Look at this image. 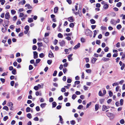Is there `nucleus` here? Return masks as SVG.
<instances>
[{"mask_svg": "<svg viewBox=\"0 0 125 125\" xmlns=\"http://www.w3.org/2000/svg\"><path fill=\"white\" fill-rule=\"evenodd\" d=\"M7 105L9 107H12L13 105V104L11 102H9Z\"/></svg>", "mask_w": 125, "mask_h": 125, "instance_id": "obj_20", "label": "nucleus"}, {"mask_svg": "<svg viewBox=\"0 0 125 125\" xmlns=\"http://www.w3.org/2000/svg\"><path fill=\"white\" fill-rule=\"evenodd\" d=\"M122 5V3L120 2L118 3L116 5V6L118 7H120Z\"/></svg>", "mask_w": 125, "mask_h": 125, "instance_id": "obj_18", "label": "nucleus"}, {"mask_svg": "<svg viewBox=\"0 0 125 125\" xmlns=\"http://www.w3.org/2000/svg\"><path fill=\"white\" fill-rule=\"evenodd\" d=\"M11 12L12 14H14L16 13V12L15 10H11Z\"/></svg>", "mask_w": 125, "mask_h": 125, "instance_id": "obj_37", "label": "nucleus"}, {"mask_svg": "<svg viewBox=\"0 0 125 125\" xmlns=\"http://www.w3.org/2000/svg\"><path fill=\"white\" fill-rule=\"evenodd\" d=\"M58 42V41L56 39H55L53 42V44L54 45H56Z\"/></svg>", "mask_w": 125, "mask_h": 125, "instance_id": "obj_33", "label": "nucleus"}, {"mask_svg": "<svg viewBox=\"0 0 125 125\" xmlns=\"http://www.w3.org/2000/svg\"><path fill=\"white\" fill-rule=\"evenodd\" d=\"M25 7H27V9H31L32 8V7L31 6L30 4H26L25 5Z\"/></svg>", "mask_w": 125, "mask_h": 125, "instance_id": "obj_9", "label": "nucleus"}, {"mask_svg": "<svg viewBox=\"0 0 125 125\" xmlns=\"http://www.w3.org/2000/svg\"><path fill=\"white\" fill-rule=\"evenodd\" d=\"M33 57L35 59H36L38 57V53L36 51L34 52H33Z\"/></svg>", "mask_w": 125, "mask_h": 125, "instance_id": "obj_6", "label": "nucleus"}, {"mask_svg": "<svg viewBox=\"0 0 125 125\" xmlns=\"http://www.w3.org/2000/svg\"><path fill=\"white\" fill-rule=\"evenodd\" d=\"M44 56V55L43 53H42L39 54V57L41 58H42Z\"/></svg>", "mask_w": 125, "mask_h": 125, "instance_id": "obj_38", "label": "nucleus"}, {"mask_svg": "<svg viewBox=\"0 0 125 125\" xmlns=\"http://www.w3.org/2000/svg\"><path fill=\"white\" fill-rule=\"evenodd\" d=\"M111 56V54L110 53H108L106 55V57L108 58H110Z\"/></svg>", "mask_w": 125, "mask_h": 125, "instance_id": "obj_63", "label": "nucleus"}, {"mask_svg": "<svg viewBox=\"0 0 125 125\" xmlns=\"http://www.w3.org/2000/svg\"><path fill=\"white\" fill-rule=\"evenodd\" d=\"M12 73L13 74L15 75L17 73L16 70L15 69H14L12 71Z\"/></svg>", "mask_w": 125, "mask_h": 125, "instance_id": "obj_29", "label": "nucleus"}, {"mask_svg": "<svg viewBox=\"0 0 125 125\" xmlns=\"http://www.w3.org/2000/svg\"><path fill=\"white\" fill-rule=\"evenodd\" d=\"M70 122L71 124L72 125H74L75 123V122L73 120L71 121Z\"/></svg>", "mask_w": 125, "mask_h": 125, "instance_id": "obj_51", "label": "nucleus"}, {"mask_svg": "<svg viewBox=\"0 0 125 125\" xmlns=\"http://www.w3.org/2000/svg\"><path fill=\"white\" fill-rule=\"evenodd\" d=\"M57 72L56 71H55L54 72V73L53 74V76H55L56 75Z\"/></svg>", "mask_w": 125, "mask_h": 125, "instance_id": "obj_58", "label": "nucleus"}, {"mask_svg": "<svg viewBox=\"0 0 125 125\" xmlns=\"http://www.w3.org/2000/svg\"><path fill=\"white\" fill-rule=\"evenodd\" d=\"M52 62V61L51 60H48L47 61L49 65H50L51 64Z\"/></svg>", "mask_w": 125, "mask_h": 125, "instance_id": "obj_40", "label": "nucleus"}, {"mask_svg": "<svg viewBox=\"0 0 125 125\" xmlns=\"http://www.w3.org/2000/svg\"><path fill=\"white\" fill-rule=\"evenodd\" d=\"M104 99H100V103L101 104H102L104 102Z\"/></svg>", "mask_w": 125, "mask_h": 125, "instance_id": "obj_49", "label": "nucleus"}, {"mask_svg": "<svg viewBox=\"0 0 125 125\" xmlns=\"http://www.w3.org/2000/svg\"><path fill=\"white\" fill-rule=\"evenodd\" d=\"M86 72L87 73H91V70L90 69H87L86 70Z\"/></svg>", "mask_w": 125, "mask_h": 125, "instance_id": "obj_43", "label": "nucleus"}, {"mask_svg": "<svg viewBox=\"0 0 125 125\" xmlns=\"http://www.w3.org/2000/svg\"><path fill=\"white\" fill-rule=\"evenodd\" d=\"M48 56L49 57L51 58L53 57H54L53 54L52 53L51 51H49Z\"/></svg>", "mask_w": 125, "mask_h": 125, "instance_id": "obj_7", "label": "nucleus"}, {"mask_svg": "<svg viewBox=\"0 0 125 125\" xmlns=\"http://www.w3.org/2000/svg\"><path fill=\"white\" fill-rule=\"evenodd\" d=\"M68 20L70 22H73L74 21V18L73 17H70L68 18Z\"/></svg>", "mask_w": 125, "mask_h": 125, "instance_id": "obj_5", "label": "nucleus"}, {"mask_svg": "<svg viewBox=\"0 0 125 125\" xmlns=\"http://www.w3.org/2000/svg\"><path fill=\"white\" fill-rule=\"evenodd\" d=\"M92 32L89 30L88 29L86 30L85 32V34L87 36H89L90 34H91Z\"/></svg>", "mask_w": 125, "mask_h": 125, "instance_id": "obj_3", "label": "nucleus"}, {"mask_svg": "<svg viewBox=\"0 0 125 125\" xmlns=\"http://www.w3.org/2000/svg\"><path fill=\"white\" fill-rule=\"evenodd\" d=\"M106 109V106L104 105H103L102 107V110L105 111Z\"/></svg>", "mask_w": 125, "mask_h": 125, "instance_id": "obj_19", "label": "nucleus"}, {"mask_svg": "<svg viewBox=\"0 0 125 125\" xmlns=\"http://www.w3.org/2000/svg\"><path fill=\"white\" fill-rule=\"evenodd\" d=\"M37 44L39 47H42V42H38L37 43Z\"/></svg>", "mask_w": 125, "mask_h": 125, "instance_id": "obj_57", "label": "nucleus"}, {"mask_svg": "<svg viewBox=\"0 0 125 125\" xmlns=\"http://www.w3.org/2000/svg\"><path fill=\"white\" fill-rule=\"evenodd\" d=\"M120 123L122 124H124L125 122L124 120L123 119H122L120 120Z\"/></svg>", "mask_w": 125, "mask_h": 125, "instance_id": "obj_26", "label": "nucleus"}, {"mask_svg": "<svg viewBox=\"0 0 125 125\" xmlns=\"http://www.w3.org/2000/svg\"><path fill=\"white\" fill-rule=\"evenodd\" d=\"M80 45V43H78V44L76 45L73 48V49H76L77 48H79Z\"/></svg>", "mask_w": 125, "mask_h": 125, "instance_id": "obj_8", "label": "nucleus"}, {"mask_svg": "<svg viewBox=\"0 0 125 125\" xmlns=\"http://www.w3.org/2000/svg\"><path fill=\"white\" fill-rule=\"evenodd\" d=\"M120 44L119 42H118L116 44V47L117 48L119 47H120Z\"/></svg>", "mask_w": 125, "mask_h": 125, "instance_id": "obj_56", "label": "nucleus"}, {"mask_svg": "<svg viewBox=\"0 0 125 125\" xmlns=\"http://www.w3.org/2000/svg\"><path fill=\"white\" fill-rule=\"evenodd\" d=\"M77 96L75 94H73L72 96V98L74 100L76 97Z\"/></svg>", "mask_w": 125, "mask_h": 125, "instance_id": "obj_44", "label": "nucleus"}, {"mask_svg": "<svg viewBox=\"0 0 125 125\" xmlns=\"http://www.w3.org/2000/svg\"><path fill=\"white\" fill-rule=\"evenodd\" d=\"M30 111V108L29 107H27L26 109V111L27 112H29Z\"/></svg>", "mask_w": 125, "mask_h": 125, "instance_id": "obj_27", "label": "nucleus"}, {"mask_svg": "<svg viewBox=\"0 0 125 125\" xmlns=\"http://www.w3.org/2000/svg\"><path fill=\"white\" fill-rule=\"evenodd\" d=\"M110 22L112 24H115V21L114 20L112 19L111 20Z\"/></svg>", "mask_w": 125, "mask_h": 125, "instance_id": "obj_24", "label": "nucleus"}, {"mask_svg": "<svg viewBox=\"0 0 125 125\" xmlns=\"http://www.w3.org/2000/svg\"><path fill=\"white\" fill-rule=\"evenodd\" d=\"M56 102H54L52 103V107H55L56 105Z\"/></svg>", "mask_w": 125, "mask_h": 125, "instance_id": "obj_23", "label": "nucleus"}, {"mask_svg": "<svg viewBox=\"0 0 125 125\" xmlns=\"http://www.w3.org/2000/svg\"><path fill=\"white\" fill-rule=\"evenodd\" d=\"M66 89L64 88H62L61 89V91L62 92H65Z\"/></svg>", "mask_w": 125, "mask_h": 125, "instance_id": "obj_61", "label": "nucleus"}, {"mask_svg": "<svg viewBox=\"0 0 125 125\" xmlns=\"http://www.w3.org/2000/svg\"><path fill=\"white\" fill-rule=\"evenodd\" d=\"M95 111H97L99 108V105L98 104H96L95 105Z\"/></svg>", "mask_w": 125, "mask_h": 125, "instance_id": "obj_10", "label": "nucleus"}, {"mask_svg": "<svg viewBox=\"0 0 125 125\" xmlns=\"http://www.w3.org/2000/svg\"><path fill=\"white\" fill-rule=\"evenodd\" d=\"M123 100L122 99H121L120 101V105H123Z\"/></svg>", "mask_w": 125, "mask_h": 125, "instance_id": "obj_50", "label": "nucleus"}, {"mask_svg": "<svg viewBox=\"0 0 125 125\" xmlns=\"http://www.w3.org/2000/svg\"><path fill=\"white\" fill-rule=\"evenodd\" d=\"M109 48L107 47H106L104 49V51L105 52L108 51Z\"/></svg>", "mask_w": 125, "mask_h": 125, "instance_id": "obj_39", "label": "nucleus"}, {"mask_svg": "<svg viewBox=\"0 0 125 125\" xmlns=\"http://www.w3.org/2000/svg\"><path fill=\"white\" fill-rule=\"evenodd\" d=\"M108 6L107 4L106 3L104 4L103 6L104 8L105 9H107L108 8Z\"/></svg>", "mask_w": 125, "mask_h": 125, "instance_id": "obj_12", "label": "nucleus"}, {"mask_svg": "<svg viewBox=\"0 0 125 125\" xmlns=\"http://www.w3.org/2000/svg\"><path fill=\"white\" fill-rule=\"evenodd\" d=\"M90 21L91 23L94 24L95 23V21L93 19H92L90 20Z\"/></svg>", "mask_w": 125, "mask_h": 125, "instance_id": "obj_30", "label": "nucleus"}, {"mask_svg": "<svg viewBox=\"0 0 125 125\" xmlns=\"http://www.w3.org/2000/svg\"><path fill=\"white\" fill-rule=\"evenodd\" d=\"M109 95L111 97L113 95V93L111 91H109Z\"/></svg>", "mask_w": 125, "mask_h": 125, "instance_id": "obj_53", "label": "nucleus"}, {"mask_svg": "<svg viewBox=\"0 0 125 125\" xmlns=\"http://www.w3.org/2000/svg\"><path fill=\"white\" fill-rule=\"evenodd\" d=\"M24 14L23 13H21L20 14L19 17H21L23 16Z\"/></svg>", "mask_w": 125, "mask_h": 125, "instance_id": "obj_62", "label": "nucleus"}, {"mask_svg": "<svg viewBox=\"0 0 125 125\" xmlns=\"http://www.w3.org/2000/svg\"><path fill=\"white\" fill-rule=\"evenodd\" d=\"M109 59L107 58H103L102 59V60H103L104 61L106 62L108 61Z\"/></svg>", "mask_w": 125, "mask_h": 125, "instance_id": "obj_17", "label": "nucleus"}, {"mask_svg": "<svg viewBox=\"0 0 125 125\" xmlns=\"http://www.w3.org/2000/svg\"><path fill=\"white\" fill-rule=\"evenodd\" d=\"M5 2L4 0H0V2H1V4L2 5H3Z\"/></svg>", "mask_w": 125, "mask_h": 125, "instance_id": "obj_32", "label": "nucleus"}, {"mask_svg": "<svg viewBox=\"0 0 125 125\" xmlns=\"http://www.w3.org/2000/svg\"><path fill=\"white\" fill-rule=\"evenodd\" d=\"M100 3H97L96 5V7L99 8L100 7Z\"/></svg>", "mask_w": 125, "mask_h": 125, "instance_id": "obj_60", "label": "nucleus"}, {"mask_svg": "<svg viewBox=\"0 0 125 125\" xmlns=\"http://www.w3.org/2000/svg\"><path fill=\"white\" fill-rule=\"evenodd\" d=\"M120 87L119 86H117L116 87L115 89V91L116 92H118L119 91Z\"/></svg>", "mask_w": 125, "mask_h": 125, "instance_id": "obj_42", "label": "nucleus"}, {"mask_svg": "<svg viewBox=\"0 0 125 125\" xmlns=\"http://www.w3.org/2000/svg\"><path fill=\"white\" fill-rule=\"evenodd\" d=\"M94 36H93V37L94 38V37H95L97 34L96 31V30L94 31Z\"/></svg>", "mask_w": 125, "mask_h": 125, "instance_id": "obj_36", "label": "nucleus"}, {"mask_svg": "<svg viewBox=\"0 0 125 125\" xmlns=\"http://www.w3.org/2000/svg\"><path fill=\"white\" fill-rule=\"evenodd\" d=\"M108 116L110 117V119H113L114 117V115L111 113H108Z\"/></svg>", "mask_w": 125, "mask_h": 125, "instance_id": "obj_1", "label": "nucleus"}, {"mask_svg": "<svg viewBox=\"0 0 125 125\" xmlns=\"http://www.w3.org/2000/svg\"><path fill=\"white\" fill-rule=\"evenodd\" d=\"M8 118V117L7 116H5L3 118V120L4 121H6Z\"/></svg>", "mask_w": 125, "mask_h": 125, "instance_id": "obj_47", "label": "nucleus"}, {"mask_svg": "<svg viewBox=\"0 0 125 125\" xmlns=\"http://www.w3.org/2000/svg\"><path fill=\"white\" fill-rule=\"evenodd\" d=\"M125 66V65L124 64H122L121 67V69L122 70H123Z\"/></svg>", "mask_w": 125, "mask_h": 125, "instance_id": "obj_55", "label": "nucleus"}, {"mask_svg": "<svg viewBox=\"0 0 125 125\" xmlns=\"http://www.w3.org/2000/svg\"><path fill=\"white\" fill-rule=\"evenodd\" d=\"M26 3V1L24 0H23L22 1H20L19 2V4H21V5H23L25 4Z\"/></svg>", "mask_w": 125, "mask_h": 125, "instance_id": "obj_11", "label": "nucleus"}, {"mask_svg": "<svg viewBox=\"0 0 125 125\" xmlns=\"http://www.w3.org/2000/svg\"><path fill=\"white\" fill-rule=\"evenodd\" d=\"M91 104V102H90L89 103L87 104L86 105V108H88L89 107V106H90Z\"/></svg>", "mask_w": 125, "mask_h": 125, "instance_id": "obj_45", "label": "nucleus"}, {"mask_svg": "<svg viewBox=\"0 0 125 125\" xmlns=\"http://www.w3.org/2000/svg\"><path fill=\"white\" fill-rule=\"evenodd\" d=\"M33 19L31 18H28V21L29 23H31L33 22Z\"/></svg>", "mask_w": 125, "mask_h": 125, "instance_id": "obj_14", "label": "nucleus"}, {"mask_svg": "<svg viewBox=\"0 0 125 125\" xmlns=\"http://www.w3.org/2000/svg\"><path fill=\"white\" fill-rule=\"evenodd\" d=\"M33 67L31 65H30L29 66V70H31L33 69Z\"/></svg>", "mask_w": 125, "mask_h": 125, "instance_id": "obj_54", "label": "nucleus"}, {"mask_svg": "<svg viewBox=\"0 0 125 125\" xmlns=\"http://www.w3.org/2000/svg\"><path fill=\"white\" fill-rule=\"evenodd\" d=\"M74 26V25L73 23H71L69 25L70 27L72 28Z\"/></svg>", "mask_w": 125, "mask_h": 125, "instance_id": "obj_59", "label": "nucleus"}, {"mask_svg": "<svg viewBox=\"0 0 125 125\" xmlns=\"http://www.w3.org/2000/svg\"><path fill=\"white\" fill-rule=\"evenodd\" d=\"M24 29L26 30L29 31V27L28 25H26L25 26Z\"/></svg>", "mask_w": 125, "mask_h": 125, "instance_id": "obj_22", "label": "nucleus"}, {"mask_svg": "<svg viewBox=\"0 0 125 125\" xmlns=\"http://www.w3.org/2000/svg\"><path fill=\"white\" fill-rule=\"evenodd\" d=\"M27 117L29 119H31L32 118L31 115L30 113H29L27 115Z\"/></svg>", "mask_w": 125, "mask_h": 125, "instance_id": "obj_25", "label": "nucleus"}, {"mask_svg": "<svg viewBox=\"0 0 125 125\" xmlns=\"http://www.w3.org/2000/svg\"><path fill=\"white\" fill-rule=\"evenodd\" d=\"M3 109L6 111H8L9 110L8 107L6 106H4L3 108Z\"/></svg>", "mask_w": 125, "mask_h": 125, "instance_id": "obj_41", "label": "nucleus"}, {"mask_svg": "<svg viewBox=\"0 0 125 125\" xmlns=\"http://www.w3.org/2000/svg\"><path fill=\"white\" fill-rule=\"evenodd\" d=\"M100 96H103V94H102L101 91H100L99 93L98 94Z\"/></svg>", "mask_w": 125, "mask_h": 125, "instance_id": "obj_35", "label": "nucleus"}, {"mask_svg": "<svg viewBox=\"0 0 125 125\" xmlns=\"http://www.w3.org/2000/svg\"><path fill=\"white\" fill-rule=\"evenodd\" d=\"M58 37L59 38H62L63 37V35L61 33H59L58 35Z\"/></svg>", "mask_w": 125, "mask_h": 125, "instance_id": "obj_21", "label": "nucleus"}, {"mask_svg": "<svg viewBox=\"0 0 125 125\" xmlns=\"http://www.w3.org/2000/svg\"><path fill=\"white\" fill-rule=\"evenodd\" d=\"M43 40L46 43H48L49 42L48 39L47 38H43Z\"/></svg>", "mask_w": 125, "mask_h": 125, "instance_id": "obj_13", "label": "nucleus"}, {"mask_svg": "<svg viewBox=\"0 0 125 125\" xmlns=\"http://www.w3.org/2000/svg\"><path fill=\"white\" fill-rule=\"evenodd\" d=\"M59 117L60 118V121H61V123L62 124L63 123V122L62 121L63 119L62 118V116L61 115H59Z\"/></svg>", "mask_w": 125, "mask_h": 125, "instance_id": "obj_34", "label": "nucleus"}, {"mask_svg": "<svg viewBox=\"0 0 125 125\" xmlns=\"http://www.w3.org/2000/svg\"><path fill=\"white\" fill-rule=\"evenodd\" d=\"M46 105V103H43L41 104L40 105V106L42 108H44Z\"/></svg>", "mask_w": 125, "mask_h": 125, "instance_id": "obj_15", "label": "nucleus"}, {"mask_svg": "<svg viewBox=\"0 0 125 125\" xmlns=\"http://www.w3.org/2000/svg\"><path fill=\"white\" fill-rule=\"evenodd\" d=\"M58 10V7H55L54 9V13H57Z\"/></svg>", "mask_w": 125, "mask_h": 125, "instance_id": "obj_16", "label": "nucleus"}, {"mask_svg": "<svg viewBox=\"0 0 125 125\" xmlns=\"http://www.w3.org/2000/svg\"><path fill=\"white\" fill-rule=\"evenodd\" d=\"M5 18L7 20H9L10 18L9 13L8 12L6 13L5 15Z\"/></svg>", "mask_w": 125, "mask_h": 125, "instance_id": "obj_4", "label": "nucleus"}, {"mask_svg": "<svg viewBox=\"0 0 125 125\" xmlns=\"http://www.w3.org/2000/svg\"><path fill=\"white\" fill-rule=\"evenodd\" d=\"M121 46L123 47L125 46V43L124 42H122L121 43Z\"/></svg>", "mask_w": 125, "mask_h": 125, "instance_id": "obj_64", "label": "nucleus"}, {"mask_svg": "<svg viewBox=\"0 0 125 125\" xmlns=\"http://www.w3.org/2000/svg\"><path fill=\"white\" fill-rule=\"evenodd\" d=\"M119 85V83L117 82H115L113 83L112 85L113 86H115L116 85Z\"/></svg>", "mask_w": 125, "mask_h": 125, "instance_id": "obj_52", "label": "nucleus"}, {"mask_svg": "<svg viewBox=\"0 0 125 125\" xmlns=\"http://www.w3.org/2000/svg\"><path fill=\"white\" fill-rule=\"evenodd\" d=\"M122 26L121 25L119 24L117 25L116 27L117 28V29H119L121 28Z\"/></svg>", "mask_w": 125, "mask_h": 125, "instance_id": "obj_48", "label": "nucleus"}, {"mask_svg": "<svg viewBox=\"0 0 125 125\" xmlns=\"http://www.w3.org/2000/svg\"><path fill=\"white\" fill-rule=\"evenodd\" d=\"M83 107V106L81 105H80L77 108L79 109H81Z\"/></svg>", "mask_w": 125, "mask_h": 125, "instance_id": "obj_31", "label": "nucleus"}, {"mask_svg": "<svg viewBox=\"0 0 125 125\" xmlns=\"http://www.w3.org/2000/svg\"><path fill=\"white\" fill-rule=\"evenodd\" d=\"M97 60V59L95 58H94L92 60V63H94L96 62Z\"/></svg>", "mask_w": 125, "mask_h": 125, "instance_id": "obj_28", "label": "nucleus"}, {"mask_svg": "<svg viewBox=\"0 0 125 125\" xmlns=\"http://www.w3.org/2000/svg\"><path fill=\"white\" fill-rule=\"evenodd\" d=\"M59 43L61 46H64L65 45V42L64 40L60 41Z\"/></svg>", "mask_w": 125, "mask_h": 125, "instance_id": "obj_2", "label": "nucleus"}, {"mask_svg": "<svg viewBox=\"0 0 125 125\" xmlns=\"http://www.w3.org/2000/svg\"><path fill=\"white\" fill-rule=\"evenodd\" d=\"M41 60L39 59H37L36 60V62L37 64L38 63L41 61Z\"/></svg>", "mask_w": 125, "mask_h": 125, "instance_id": "obj_46", "label": "nucleus"}]
</instances>
